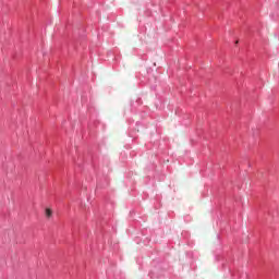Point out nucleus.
I'll use <instances>...</instances> for the list:
<instances>
[{"label":"nucleus","instance_id":"1","mask_svg":"<svg viewBox=\"0 0 279 279\" xmlns=\"http://www.w3.org/2000/svg\"><path fill=\"white\" fill-rule=\"evenodd\" d=\"M45 215L48 219H50V217H52L53 215V211L51 210V208H46Z\"/></svg>","mask_w":279,"mask_h":279}]
</instances>
